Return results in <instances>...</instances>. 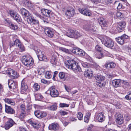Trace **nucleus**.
Returning a JSON list of instances; mask_svg holds the SVG:
<instances>
[{
    "instance_id": "14",
    "label": "nucleus",
    "mask_w": 131,
    "mask_h": 131,
    "mask_svg": "<svg viewBox=\"0 0 131 131\" xmlns=\"http://www.w3.org/2000/svg\"><path fill=\"white\" fill-rule=\"evenodd\" d=\"M78 10L80 13L84 15L89 16H91L90 11L85 8H79Z\"/></svg>"
},
{
    "instance_id": "11",
    "label": "nucleus",
    "mask_w": 131,
    "mask_h": 131,
    "mask_svg": "<svg viewBox=\"0 0 131 131\" xmlns=\"http://www.w3.org/2000/svg\"><path fill=\"white\" fill-rule=\"evenodd\" d=\"M7 73L9 75L10 77L13 79L17 78L18 77L16 72L10 68L8 69Z\"/></svg>"
},
{
    "instance_id": "12",
    "label": "nucleus",
    "mask_w": 131,
    "mask_h": 131,
    "mask_svg": "<svg viewBox=\"0 0 131 131\" xmlns=\"http://www.w3.org/2000/svg\"><path fill=\"white\" fill-rule=\"evenodd\" d=\"M128 37V36L127 35H124L120 37H118L116 38V41L120 45H122L124 43L126 39Z\"/></svg>"
},
{
    "instance_id": "19",
    "label": "nucleus",
    "mask_w": 131,
    "mask_h": 131,
    "mask_svg": "<svg viewBox=\"0 0 131 131\" xmlns=\"http://www.w3.org/2000/svg\"><path fill=\"white\" fill-rule=\"evenodd\" d=\"M116 66V64L113 62H107L104 65L105 68L108 70L115 68Z\"/></svg>"
},
{
    "instance_id": "23",
    "label": "nucleus",
    "mask_w": 131,
    "mask_h": 131,
    "mask_svg": "<svg viewBox=\"0 0 131 131\" xmlns=\"http://www.w3.org/2000/svg\"><path fill=\"white\" fill-rule=\"evenodd\" d=\"M122 81L121 79H115L113 80L112 82L113 85L115 88L120 86L121 85V82Z\"/></svg>"
},
{
    "instance_id": "3",
    "label": "nucleus",
    "mask_w": 131,
    "mask_h": 131,
    "mask_svg": "<svg viewBox=\"0 0 131 131\" xmlns=\"http://www.w3.org/2000/svg\"><path fill=\"white\" fill-rule=\"evenodd\" d=\"M126 24L125 22H122L118 24L117 25V28L115 29L114 28L112 29L111 31L113 33H116L117 32H120L124 30V28L126 26Z\"/></svg>"
},
{
    "instance_id": "15",
    "label": "nucleus",
    "mask_w": 131,
    "mask_h": 131,
    "mask_svg": "<svg viewBox=\"0 0 131 131\" xmlns=\"http://www.w3.org/2000/svg\"><path fill=\"white\" fill-rule=\"evenodd\" d=\"M28 122L33 126L35 128L37 129H38L40 126V123L38 121L35 122L30 119L28 120Z\"/></svg>"
},
{
    "instance_id": "35",
    "label": "nucleus",
    "mask_w": 131,
    "mask_h": 131,
    "mask_svg": "<svg viewBox=\"0 0 131 131\" xmlns=\"http://www.w3.org/2000/svg\"><path fill=\"white\" fill-rule=\"evenodd\" d=\"M106 83L102 82L96 81V84L99 87L102 88L104 87Z\"/></svg>"
},
{
    "instance_id": "64",
    "label": "nucleus",
    "mask_w": 131,
    "mask_h": 131,
    "mask_svg": "<svg viewBox=\"0 0 131 131\" xmlns=\"http://www.w3.org/2000/svg\"><path fill=\"white\" fill-rule=\"evenodd\" d=\"M77 120L76 118L74 117H70L69 118V121L71 122L75 121Z\"/></svg>"
},
{
    "instance_id": "6",
    "label": "nucleus",
    "mask_w": 131,
    "mask_h": 131,
    "mask_svg": "<svg viewBox=\"0 0 131 131\" xmlns=\"http://www.w3.org/2000/svg\"><path fill=\"white\" fill-rule=\"evenodd\" d=\"M27 21L29 25H30L32 24H36L37 26H38V21L35 19L30 14L27 16Z\"/></svg>"
},
{
    "instance_id": "47",
    "label": "nucleus",
    "mask_w": 131,
    "mask_h": 131,
    "mask_svg": "<svg viewBox=\"0 0 131 131\" xmlns=\"http://www.w3.org/2000/svg\"><path fill=\"white\" fill-rule=\"evenodd\" d=\"M33 86L35 91H38L39 90L40 86L38 83H35L34 84Z\"/></svg>"
},
{
    "instance_id": "60",
    "label": "nucleus",
    "mask_w": 131,
    "mask_h": 131,
    "mask_svg": "<svg viewBox=\"0 0 131 131\" xmlns=\"http://www.w3.org/2000/svg\"><path fill=\"white\" fill-rule=\"evenodd\" d=\"M125 98L127 100H131V93H130L125 96Z\"/></svg>"
},
{
    "instance_id": "39",
    "label": "nucleus",
    "mask_w": 131,
    "mask_h": 131,
    "mask_svg": "<svg viewBox=\"0 0 131 131\" xmlns=\"http://www.w3.org/2000/svg\"><path fill=\"white\" fill-rule=\"evenodd\" d=\"M95 49L99 52H102L103 51V48L102 47L99 45H97L95 47Z\"/></svg>"
},
{
    "instance_id": "58",
    "label": "nucleus",
    "mask_w": 131,
    "mask_h": 131,
    "mask_svg": "<svg viewBox=\"0 0 131 131\" xmlns=\"http://www.w3.org/2000/svg\"><path fill=\"white\" fill-rule=\"evenodd\" d=\"M41 82L43 84H49L50 82L49 81L45 79H42L41 80Z\"/></svg>"
},
{
    "instance_id": "59",
    "label": "nucleus",
    "mask_w": 131,
    "mask_h": 131,
    "mask_svg": "<svg viewBox=\"0 0 131 131\" xmlns=\"http://www.w3.org/2000/svg\"><path fill=\"white\" fill-rule=\"evenodd\" d=\"M4 22L5 23L8 24L9 26L12 23L8 19H5Z\"/></svg>"
},
{
    "instance_id": "50",
    "label": "nucleus",
    "mask_w": 131,
    "mask_h": 131,
    "mask_svg": "<svg viewBox=\"0 0 131 131\" xmlns=\"http://www.w3.org/2000/svg\"><path fill=\"white\" fill-rule=\"evenodd\" d=\"M118 4V6L117 7V9H120L122 7V4L121 3H119L118 1H116L114 2V4Z\"/></svg>"
},
{
    "instance_id": "42",
    "label": "nucleus",
    "mask_w": 131,
    "mask_h": 131,
    "mask_svg": "<svg viewBox=\"0 0 131 131\" xmlns=\"http://www.w3.org/2000/svg\"><path fill=\"white\" fill-rule=\"evenodd\" d=\"M25 3L27 6L28 7L29 9H31L34 6L31 2L26 1V2H25Z\"/></svg>"
},
{
    "instance_id": "29",
    "label": "nucleus",
    "mask_w": 131,
    "mask_h": 131,
    "mask_svg": "<svg viewBox=\"0 0 131 131\" xmlns=\"http://www.w3.org/2000/svg\"><path fill=\"white\" fill-rule=\"evenodd\" d=\"M18 47L20 51L22 52L25 50V48L23 45L19 40V42H18L17 46Z\"/></svg>"
},
{
    "instance_id": "49",
    "label": "nucleus",
    "mask_w": 131,
    "mask_h": 131,
    "mask_svg": "<svg viewBox=\"0 0 131 131\" xmlns=\"http://www.w3.org/2000/svg\"><path fill=\"white\" fill-rule=\"evenodd\" d=\"M78 118L79 120H81L82 119L83 115L81 112H79L77 114Z\"/></svg>"
},
{
    "instance_id": "52",
    "label": "nucleus",
    "mask_w": 131,
    "mask_h": 131,
    "mask_svg": "<svg viewBox=\"0 0 131 131\" xmlns=\"http://www.w3.org/2000/svg\"><path fill=\"white\" fill-rule=\"evenodd\" d=\"M59 105L61 107H68L69 105L66 103H60Z\"/></svg>"
},
{
    "instance_id": "31",
    "label": "nucleus",
    "mask_w": 131,
    "mask_h": 131,
    "mask_svg": "<svg viewBox=\"0 0 131 131\" xmlns=\"http://www.w3.org/2000/svg\"><path fill=\"white\" fill-rule=\"evenodd\" d=\"M21 13L23 15L27 16L29 14L28 11L24 8H21L20 10Z\"/></svg>"
},
{
    "instance_id": "43",
    "label": "nucleus",
    "mask_w": 131,
    "mask_h": 131,
    "mask_svg": "<svg viewBox=\"0 0 131 131\" xmlns=\"http://www.w3.org/2000/svg\"><path fill=\"white\" fill-rule=\"evenodd\" d=\"M9 27L11 29L14 30L17 29L18 28V27L17 25H14L12 23L9 26Z\"/></svg>"
},
{
    "instance_id": "54",
    "label": "nucleus",
    "mask_w": 131,
    "mask_h": 131,
    "mask_svg": "<svg viewBox=\"0 0 131 131\" xmlns=\"http://www.w3.org/2000/svg\"><path fill=\"white\" fill-rule=\"evenodd\" d=\"M59 77L61 79H63L65 77L64 73L63 72H61L59 73Z\"/></svg>"
},
{
    "instance_id": "1",
    "label": "nucleus",
    "mask_w": 131,
    "mask_h": 131,
    "mask_svg": "<svg viewBox=\"0 0 131 131\" xmlns=\"http://www.w3.org/2000/svg\"><path fill=\"white\" fill-rule=\"evenodd\" d=\"M65 64L67 68L72 70L75 73L81 71V69L78 65V63L73 59L67 60Z\"/></svg>"
},
{
    "instance_id": "56",
    "label": "nucleus",
    "mask_w": 131,
    "mask_h": 131,
    "mask_svg": "<svg viewBox=\"0 0 131 131\" xmlns=\"http://www.w3.org/2000/svg\"><path fill=\"white\" fill-rule=\"evenodd\" d=\"M82 65L85 68H89L90 66L89 64L87 63L83 62L82 63Z\"/></svg>"
},
{
    "instance_id": "21",
    "label": "nucleus",
    "mask_w": 131,
    "mask_h": 131,
    "mask_svg": "<svg viewBox=\"0 0 131 131\" xmlns=\"http://www.w3.org/2000/svg\"><path fill=\"white\" fill-rule=\"evenodd\" d=\"M123 115L121 114H118L116 118V121L118 124H122L123 122Z\"/></svg>"
},
{
    "instance_id": "48",
    "label": "nucleus",
    "mask_w": 131,
    "mask_h": 131,
    "mask_svg": "<svg viewBox=\"0 0 131 131\" xmlns=\"http://www.w3.org/2000/svg\"><path fill=\"white\" fill-rule=\"evenodd\" d=\"M39 116V118H41L45 117L47 115V114L46 112H41Z\"/></svg>"
},
{
    "instance_id": "63",
    "label": "nucleus",
    "mask_w": 131,
    "mask_h": 131,
    "mask_svg": "<svg viewBox=\"0 0 131 131\" xmlns=\"http://www.w3.org/2000/svg\"><path fill=\"white\" fill-rule=\"evenodd\" d=\"M41 19L43 21V22L45 23H49V21L46 18H44V17H43V18H42Z\"/></svg>"
},
{
    "instance_id": "62",
    "label": "nucleus",
    "mask_w": 131,
    "mask_h": 131,
    "mask_svg": "<svg viewBox=\"0 0 131 131\" xmlns=\"http://www.w3.org/2000/svg\"><path fill=\"white\" fill-rule=\"evenodd\" d=\"M25 116V114L24 113H22L20 114L19 116V117L20 118L23 119L24 118Z\"/></svg>"
},
{
    "instance_id": "37",
    "label": "nucleus",
    "mask_w": 131,
    "mask_h": 131,
    "mask_svg": "<svg viewBox=\"0 0 131 131\" xmlns=\"http://www.w3.org/2000/svg\"><path fill=\"white\" fill-rule=\"evenodd\" d=\"M57 106L56 103H54L53 105L48 107V109L54 111L57 108Z\"/></svg>"
},
{
    "instance_id": "2",
    "label": "nucleus",
    "mask_w": 131,
    "mask_h": 131,
    "mask_svg": "<svg viewBox=\"0 0 131 131\" xmlns=\"http://www.w3.org/2000/svg\"><path fill=\"white\" fill-rule=\"evenodd\" d=\"M21 61L23 64L27 67L31 66L34 63L32 59L30 57H28L27 56L22 57Z\"/></svg>"
},
{
    "instance_id": "20",
    "label": "nucleus",
    "mask_w": 131,
    "mask_h": 131,
    "mask_svg": "<svg viewBox=\"0 0 131 131\" xmlns=\"http://www.w3.org/2000/svg\"><path fill=\"white\" fill-rule=\"evenodd\" d=\"M5 111L8 114H14L15 113V111L14 109L10 106L5 105Z\"/></svg>"
},
{
    "instance_id": "26",
    "label": "nucleus",
    "mask_w": 131,
    "mask_h": 131,
    "mask_svg": "<svg viewBox=\"0 0 131 131\" xmlns=\"http://www.w3.org/2000/svg\"><path fill=\"white\" fill-rule=\"evenodd\" d=\"M28 87L26 84L23 81H22L21 83V91L22 93H23L27 89Z\"/></svg>"
},
{
    "instance_id": "38",
    "label": "nucleus",
    "mask_w": 131,
    "mask_h": 131,
    "mask_svg": "<svg viewBox=\"0 0 131 131\" xmlns=\"http://www.w3.org/2000/svg\"><path fill=\"white\" fill-rule=\"evenodd\" d=\"M92 26H91L89 24L85 25L83 27V28L86 30H92L93 28H92Z\"/></svg>"
},
{
    "instance_id": "34",
    "label": "nucleus",
    "mask_w": 131,
    "mask_h": 131,
    "mask_svg": "<svg viewBox=\"0 0 131 131\" xmlns=\"http://www.w3.org/2000/svg\"><path fill=\"white\" fill-rule=\"evenodd\" d=\"M19 42V40L16 39L14 42H10L9 45L10 47L14 46L15 45L17 46L18 42Z\"/></svg>"
},
{
    "instance_id": "44",
    "label": "nucleus",
    "mask_w": 131,
    "mask_h": 131,
    "mask_svg": "<svg viewBox=\"0 0 131 131\" xmlns=\"http://www.w3.org/2000/svg\"><path fill=\"white\" fill-rule=\"evenodd\" d=\"M113 2V0H103V2L105 4H110Z\"/></svg>"
},
{
    "instance_id": "18",
    "label": "nucleus",
    "mask_w": 131,
    "mask_h": 131,
    "mask_svg": "<svg viewBox=\"0 0 131 131\" xmlns=\"http://www.w3.org/2000/svg\"><path fill=\"white\" fill-rule=\"evenodd\" d=\"M92 68H89L85 70L84 72V75L85 77H88L89 78H91L92 77L93 71Z\"/></svg>"
},
{
    "instance_id": "13",
    "label": "nucleus",
    "mask_w": 131,
    "mask_h": 131,
    "mask_svg": "<svg viewBox=\"0 0 131 131\" xmlns=\"http://www.w3.org/2000/svg\"><path fill=\"white\" fill-rule=\"evenodd\" d=\"M75 14V10L73 7H69L65 13V14L68 16L72 17Z\"/></svg>"
},
{
    "instance_id": "9",
    "label": "nucleus",
    "mask_w": 131,
    "mask_h": 131,
    "mask_svg": "<svg viewBox=\"0 0 131 131\" xmlns=\"http://www.w3.org/2000/svg\"><path fill=\"white\" fill-rule=\"evenodd\" d=\"M49 89L50 95L52 97H56L58 95V92L55 86H51Z\"/></svg>"
},
{
    "instance_id": "8",
    "label": "nucleus",
    "mask_w": 131,
    "mask_h": 131,
    "mask_svg": "<svg viewBox=\"0 0 131 131\" xmlns=\"http://www.w3.org/2000/svg\"><path fill=\"white\" fill-rule=\"evenodd\" d=\"M98 22L102 28L105 29V28L107 27V22L106 19L101 17L98 19Z\"/></svg>"
},
{
    "instance_id": "51",
    "label": "nucleus",
    "mask_w": 131,
    "mask_h": 131,
    "mask_svg": "<svg viewBox=\"0 0 131 131\" xmlns=\"http://www.w3.org/2000/svg\"><path fill=\"white\" fill-rule=\"evenodd\" d=\"M116 15L117 17L122 18L123 16V14L121 12L117 11L116 12Z\"/></svg>"
},
{
    "instance_id": "61",
    "label": "nucleus",
    "mask_w": 131,
    "mask_h": 131,
    "mask_svg": "<svg viewBox=\"0 0 131 131\" xmlns=\"http://www.w3.org/2000/svg\"><path fill=\"white\" fill-rule=\"evenodd\" d=\"M35 97H37L39 99H41L42 98V96L40 94H35Z\"/></svg>"
},
{
    "instance_id": "25",
    "label": "nucleus",
    "mask_w": 131,
    "mask_h": 131,
    "mask_svg": "<svg viewBox=\"0 0 131 131\" xmlns=\"http://www.w3.org/2000/svg\"><path fill=\"white\" fill-rule=\"evenodd\" d=\"M96 117L98 121L100 122H102L105 119V116L102 113H99L97 116Z\"/></svg>"
},
{
    "instance_id": "32",
    "label": "nucleus",
    "mask_w": 131,
    "mask_h": 131,
    "mask_svg": "<svg viewBox=\"0 0 131 131\" xmlns=\"http://www.w3.org/2000/svg\"><path fill=\"white\" fill-rule=\"evenodd\" d=\"M95 78L96 80V81L101 82L103 81L105 78L102 75H97L95 77Z\"/></svg>"
},
{
    "instance_id": "46",
    "label": "nucleus",
    "mask_w": 131,
    "mask_h": 131,
    "mask_svg": "<svg viewBox=\"0 0 131 131\" xmlns=\"http://www.w3.org/2000/svg\"><path fill=\"white\" fill-rule=\"evenodd\" d=\"M45 77L46 78L49 79L51 77V73L49 71H47L45 73Z\"/></svg>"
},
{
    "instance_id": "33",
    "label": "nucleus",
    "mask_w": 131,
    "mask_h": 131,
    "mask_svg": "<svg viewBox=\"0 0 131 131\" xmlns=\"http://www.w3.org/2000/svg\"><path fill=\"white\" fill-rule=\"evenodd\" d=\"M17 22H21L22 21V19L20 15L17 14L13 18Z\"/></svg>"
},
{
    "instance_id": "28",
    "label": "nucleus",
    "mask_w": 131,
    "mask_h": 131,
    "mask_svg": "<svg viewBox=\"0 0 131 131\" xmlns=\"http://www.w3.org/2000/svg\"><path fill=\"white\" fill-rule=\"evenodd\" d=\"M50 62L53 67L57 65V57L55 56H52L50 60Z\"/></svg>"
},
{
    "instance_id": "41",
    "label": "nucleus",
    "mask_w": 131,
    "mask_h": 131,
    "mask_svg": "<svg viewBox=\"0 0 131 131\" xmlns=\"http://www.w3.org/2000/svg\"><path fill=\"white\" fill-rule=\"evenodd\" d=\"M79 48L76 47H74L73 48L72 51L74 54L77 55L79 50Z\"/></svg>"
},
{
    "instance_id": "45",
    "label": "nucleus",
    "mask_w": 131,
    "mask_h": 131,
    "mask_svg": "<svg viewBox=\"0 0 131 131\" xmlns=\"http://www.w3.org/2000/svg\"><path fill=\"white\" fill-rule=\"evenodd\" d=\"M9 14L10 16L13 18L16 15L17 13L13 10H10L9 11Z\"/></svg>"
},
{
    "instance_id": "24",
    "label": "nucleus",
    "mask_w": 131,
    "mask_h": 131,
    "mask_svg": "<svg viewBox=\"0 0 131 131\" xmlns=\"http://www.w3.org/2000/svg\"><path fill=\"white\" fill-rule=\"evenodd\" d=\"M59 125L57 123H53L49 125V128L51 130H56L58 129Z\"/></svg>"
},
{
    "instance_id": "22",
    "label": "nucleus",
    "mask_w": 131,
    "mask_h": 131,
    "mask_svg": "<svg viewBox=\"0 0 131 131\" xmlns=\"http://www.w3.org/2000/svg\"><path fill=\"white\" fill-rule=\"evenodd\" d=\"M8 83L9 87L10 89H15L16 88L17 85L16 83L12 80H9L8 81Z\"/></svg>"
},
{
    "instance_id": "5",
    "label": "nucleus",
    "mask_w": 131,
    "mask_h": 131,
    "mask_svg": "<svg viewBox=\"0 0 131 131\" xmlns=\"http://www.w3.org/2000/svg\"><path fill=\"white\" fill-rule=\"evenodd\" d=\"M37 54L39 60L40 61H42L46 62L48 61V59L47 57L44 55V52L41 51L39 49L35 50Z\"/></svg>"
},
{
    "instance_id": "17",
    "label": "nucleus",
    "mask_w": 131,
    "mask_h": 131,
    "mask_svg": "<svg viewBox=\"0 0 131 131\" xmlns=\"http://www.w3.org/2000/svg\"><path fill=\"white\" fill-rule=\"evenodd\" d=\"M69 35V37H74L75 38H77L79 37H80L82 35L77 30L72 31L71 33L68 34L67 35Z\"/></svg>"
},
{
    "instance_id": "7",
    "label": "nucleus",
    "mask_w": 131,
    "mask_h": 131,
    "mask_svg": "<svg viewBox=\"0 0 131 131\" xmlns=\"http://www.w3.org/2000/svg\"><path fill=\"white\" fill-rule=\"evenodd\" d=\"M41 13L44 15L49 17H53L54 14L51 10L46 9H43L41 10Z\"/></svg>"
},
{
    "instance_id": "57",
    "label": "nucleus",
    "mask_w": 131,
    "mask_h": 131,
    "mask_svg": "<svg viewBox=\"0 0 131 131\" xmlns=\"http://www.w3.org/2000/svg\"><path fill=\"white\" fill-rule=\"evenodd\" d=\"M96 57L97 58L99 59L103 57V54L102 52H99Z\"/></svg>"
},
{
    "instance_id": "4",
    "label": "nucleus",
    "mask_w": 131,
    "mask_h": 131,
    "mask_svg": "<svg viewBox=\"0 0 131 131\" xmlns=\"http://www.w3.org/2000/svg\"><path fill=\"white\" fill-rule=\"evenodd\" d=\"M102 42L105 46L111 48H112L114 45L113 41L108 37H105L102 41Z\"/></svg>"
},
{
    "instance_id": "53",
    "label": "nucleus",
    "mask_w": 131,
    "mask_h": 131,
    "mask_svg": "<svg viewBox=\"0 0 131 131\" xmlns=\"http://www.w3.org/2000/svg\"><path fill=\"white\" fill-rule=\"evenodd\" d=\"M41 112L39 111H35L34 112V114L36 116L39 118Z\"/></svg>"
},
{
    "instance_id": "27",
    "label": "nucleus",
    "mask_w": 131,
    "mask_h": 131,
    "mask_svg": "<svg viewBox=\"0 0 131 131\" xmlns=\"http://www.w3.org/2000/svg\"><path fill=\"white\" fill-rule=\"evenodd\" d=\"M38 26H37L36 24H32V25H28V29L31 31L35 32V30H37L38 29V28L37 27Z\"/></svg>"
},
{
    "instance_id": "16",
    "label": "nucleus",
    "mask_w": 131,
    "mask_h": 131,
    "mask_svg": "<svg viewBox=\"0 0 131 131\" xmlns=\"http://www.w3.org/2000/svg\"><path fill=\"white\" fill-rule=\"evenodd\" d=\"M15 123L12 119H8V121L5 123V129H8L10 127L12 126Z\"/></svg>"
},
{
    "instance_id": "10",
    "label": "nucleus",
    "mask_w": 131,
    "mask_h": 131,
    "mask_svg": "<svg viewBox=\"0 0 131 131\" xmlns=\"http://www.w3.org/2000/svg\"><path fill=\"white\" fill-rule=\"evenodd\" d=\"M45 32L46 35L50 38H51L53 36L54 34L53 30L49 27L45 28Z\"/></svg>"
},
{
    "instance_id": "40",
    "label": "nucleus",
    "mask_w": 131,
    "mask_h": 131,
    "mask_svg": "<svg viewBox=\"0 0 131 131\" xmlns=\"http://www.w3.org/2000/svg\"><path fill=\"white\" fill-rule=\"evenodd\" d=\"M77 55H78L80 56H84L85 54V53L82 50L79 49Z\"/></svg>"
},
{
    "instance_id": "30",
    "label": "nucleus",
    "mask_w": 131,
    "mask_h": 131,
    "mask_svg": "<svg viewBox=\"0 0 131 131\" xmlns=\"http://www.w3.org/2000/svg\"><path fill=\"white\" fill-rule=\"evenodd\" d=\"M4 100L6 103L10 104L12 105H15V102L12 99L8 98H6Z\"/></svg>"
},
{
    "instance_id": "36",
    "label": "nucleus",
    "mask_w": 131,
    "mask_h": 131,
    "mask_svg": "<svg viewBox=\"0 0 131 131\" xmlns=\"http://www.w3.org/2000/svg\"><path fill=\"white\" fill-rule=\"evenodd\" d=\"M122 83L123 87L126 88L129 87V84L126 81H122Z\"/></svg>"
},
{
    "instance_id": "55",
    "label": "nucleus",
    "mask_w": 131,
    "mask_h": 131,
    "mask_svg": "<svg viewBox=\"0 0 131 131\" xmlns=\"http://www.w3.org/2000/svg\"><path fill=\"white\" fill-rule=\"evenodd\" d=\"M59 49L60 50L66 53H68L69 52V50L68 49H66L64 48L60 47Z\"/></svg>"
}]
</instances>
